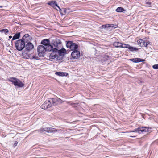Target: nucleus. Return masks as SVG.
<instances>
[{
    "mask_svg": "<svg viewBox=\"0 0 158 158\" xmlns=\"http://www.w3.org/2000/svg\"><path fill=\"white\" fill-rule=\"evenodd\" d=\"M61 102V100L59 98L50 99L44 102L41 106V108L43 109H47L52 106V104L53 105H55L56 104V102Z\"/></svg>",
    "mask_w": 158,
    "mask_h": 158,
    "instance_id": "obj_1",
    "label": "nucleus"
},
{
    "mask_svg": "<svg viewBox=\"0 0 158 158\" xmlns=\"http://www.w3.org/2000/svg\"><path fill=\"white\" fill-rule=\"evenodd\" d=\"M9 81L12 82L15 86L18 87H22L24 85V84L22 81L16 78H10Z\"/></svg>",
    "mask_w": 158,
    "mask_h": 158,
    "instance_id": "obj_2",
    "label": "nucleus"
},
{
    "mask_svg": "<svg viewBox=\"0 0 158 158\" xmlns=\"http://www.w3.org/2000/svg\"><path fill=\"white\" fill-rule=\"evenodd\" d=\"M16 49L19 51H21L25 47V44L24 41L22 40H17L15 44Z\"/></svg>",
    "mask_w": 158,
    "mask_h": 158,
    "instance_id": "obj_3",
    "label": "nucleus"
},
{
    "mask_svg": "<svg viewBox=\"0 0 158 158\" xmlns=\"http://www.w3.org/2000/svg\"><path fill=\"white\" fill-rule=\"evenodd\" d=\"M66 46L71 50L73 51L77 50L78 48V45L76 43H73L72 41H68L66 44Z\"/></svg>",
    "mask_w": 158,
    "mask_h": 158,
    "instance_id": "obj_4",
    "label": "nucleus"
},
{
    "mask_svg": "<svg viewBox=\"0 0 158 158\" xmlns=\"http://www.w3.org/2000/svg\"><path fill=\"white\" fill-rule=\"evenodd\" d=\"M46 48L45 46L42 45H39L37 48V51L39 53L40 56H42L43 54L45 52Z\"/></svg>",
    "mask_w": 158,
    "mask_h": 158,
    "instance_id": "obj_5",
    "label": "nucleus"
},
{
    "mask_svg": "<svg viewBox=\"0 0 158 158\" xmlns=\"http://www.w3.org/2000/svg\"><path fill=\"white\" fill-rule=\"evenodd\" d=\"M149 131V128L147 127H141L135 129L133 131H131V132H138L139 133H141L143 132H148Z\"/></svg>",
    "mask_w": 158,
    "mask_h": 158,
    "instance_id": "obj_6",
    "label": "nucleus"
},
{
    "mask_svg": "<svg viewBox=\"0 0 158 158\" xmlns=\"http://www.w3.org/2000/svg\"><path fill=\"white\" fill-rule=\"evenodd\" d=\"M71 56L73 59H77L79 58L80 56V53L79 51L75 50L72 52Z\"/></svg>",
    "mask_w": 158,
    "mask_h": 158,
    "instance_id": "obj_7",
    "label": "nucleus"
},
{
    "mask_svg": "<svg viewBox=\"0 0 158 158\" xmlns=\"http://www.w3.org/2000/svg\"><path fill=\"white\" fill-rule=\"evenodd\" d=\"M53 45L55 47V48H57V49H60L62 47L61 40L58 39L56 40L54 42Z\"/></svg>",
    "mask_w": 158,
    "mask_h": 158,
    "instance_id": "obj_8",
    "label": "nucleus"
},
{
    "mask_svg": "<svg viewBox=\"0 0 158 158\" xmlns=\"http://www.w3.org/2000/svg\"><path fill=\"white\" fill-rule=\"evenodd\" d=\"M137 42L138 45L141 47H147V45L149 44V42H145V40L143 39L139 40Z\"/></svg>",
    "mask_w": 158,
    "mask_h": 158,
    "instance_id": "obj_9",
    "label": "nucleus"
},
{
    "mask_svg": "<svg viewBox=\"0 0 158 158\" xmlns=\"http://www.w3.org/2000/svg\"><path fill=\"white\" fill-rule=\"evenodd\" d=\"M57 50L55 48H53L52 52L50 54L49 58L50 59H54L58 57V53L57 52Z\"/></svg>",
    "mask_w": 158,
    "mask_h": 158,
    "instance_id": "obj_10",
    "label": "nucleus"
},
{
    "mask_svg": "<svg viewBox=\"0 0 158 158\" xmlns=\"http://www.w3.org/2000/svg\"><path fill=\"white\" fill-rule=\"evenodd\" d=\"M25 46V48L27 51H29L34 48V46L32 43H27Z\"/></svg>",
    "mask_w": 158,
    "mask_h": 158,
    "instance_id": "obj_11",
    "label": "nucleus"
},
{
    "mask_svg": "<svg viewBox=\"0 0 158 158\" xmlns=\"http://www.w3.org/2000/svg\"><path fill=\"white\" fill-rule=\"evenodd\" d=\"M44 131L48 132H52L54 131V128L52 127L45 128L43 129H40V132Z\"/></svg>",
    "mask_w": 158,
    "mask_h": 158,
    "instance_id": "obj_12",
    "label": "nucleus"
},
{
    "mask_svg": "<svg viewBox=\"0 0 158 158\" xmlns=\"http://www.w3.org/2000/svg\"><path fill=\"white\" fill-rule=\"evenodd\" d=\"M48 4L51 6L55 9H57L56 7H57L59 9H60V7L57 5L56 2L55 1H51L50 2H48Z\"/></svg>",
    "mask_w": 158,
    "mask_h": 158,
    "instance_id": "obj_13",
    "label": "nucleus"
},
{
    "mask_svg": "<svg viewBox=\"0 0 158 158\" xmlns=\"http://www.w3.org/2000/svg\"><path fill=\"white\" fill-rule=\"evenodd\" d=\"M57 50V52L58 53L57 55L58 56H61L63 55V54L65 53L66 52V50L65 49L62 47L60 49H57V48H55Z\"/></svg>",
    "mask_w": 158,
    "mask_h": 158,
    "instance_id": "obj_14",
    "label": "nucleus"
},
{
    "mask_svg": "<svg viewBox=\"0 0 158 158\" xmlns=\"http://www.w3.org/2000/svg\"><path fill=\"white\" fill-rule=\"evenodd\" d=\"M41 44L44 45V46H47L50 44L49 40L48 39H45L43 40L41 42Z\"/></svg>",
    "mask_w": 158,
    "mask_h": 158,
    "instance_id": "obj_15",
    "label": "nucleus"
},
{
    "mask_svg": "<svg viewBox=\"0 0 158 158\" xmlns=\"http://www.w3.org/2000/svg\"><path fill=\"white\" fill-rule=\"evenodd\" d=\"M130 60L135 63H138L140 62H143L144 61V60L138 58L131 59H130Z\"/></svg>",
    "mask_w": 158,
    "mask_h": 158,
    "instance_id": "obj_16",
    "label": "nucleus"
},
{
    "mask_svg": "<svg viewBox=\"0 0 158 158\" xmlns=\"http://www.w3.org/2000/svg\"><path fill=\"white\" fill-rule=\"evenodd\" d=\"M103 28H106V27H111L112 28L114 29L117 27V26L113 24H107L105 25H103L102 26Z\"/></svg>",
    "mask_w": 158,
    "mask_h": 158,
    "instance_id": "obj_17",
    "label": "nucleus"
},
{
    "mask_svg": "<svg viewBox=\"0 0 158 158\" xmlns=\"http://www.w3.org/2000/svg\"><path fill=\"white\" fill-rule=\"evenodd\" d=\"M55 74L60 76H66L68 75L67 73L61 72H56Z\"/></svg>",
    "mask_w": 158,
    "mask_h": 158,
    "instance_id": "obj_18",
    "label": "nucleus"
},
{
    "mask_svg": "<svg viewBox=\"0 0 158 158\" xmlns=\"http://www.w3.org/2000/svg\"><path fill=\"white\" fill-rule=\"evenodd\" d=\"M45 48H46V51H51L52 50H53V46L50 45V44L47 46H45Z\"/></svg>",
    "mask_w": 158,
    "mask_h": 158,
    "instance_id": "obj_19",
    "label": "nucleus"
},
{
    "mask_svg": "<svg viewBox=\"0 0 158 158\" xmlns=\"http://www.w3.org/2000/svg\"><path fill=\"white\" fill-rule=\"evenodd\" d=\"M20 36V33L18 32L13 37L12 40H14L16 39H19Z\"/></svg>",
    "mask_w": 158,
    "mask_h": 158,
    "instance_id": "obj_20",
    "label": "nucleus"
},
{
    "mask_svg": "<svg viewBox=\"0 0 158 158\" xmlns=\"http://www.w3.org/2000/svg\"><path fill=\"white\" fill-rule=\"evenodd\" d=\"M128 48L129 50L131 51H136L138 50V49L137 48L131 46L129 45V47H128Z\"/></svg>",
    "mask_w": 158,
    "mask_h": 158,
    "instance_id": "obj_21",
    "label": "nucleus"
},
{
    "mask_svg": "<svg viewBox=\"0 0 158 158\" xmlns=\"http://www.w3.org/2000/svg\"><path fill=\"white\" fill-rule=\"evenodd\" d=\"M121 43L116 42L114 43L113 45L116 47H121Z\"/></svg>",
    "mask_w": 158,
    "mask_h": 158,
    "instance_id": "obj_22",
    "label": "nucleus"
},
{
    "mask_svg": "<svg viewBox=\"0 0 158 158\" xmlns=\"http://www.w3.org/2000/svg\"><path fill=\"white\" fill-rule=\"evenodd\" d=\"M116 11L118 12H122L124 11V9L122 7H118L116 10Z\"/></svg>",
    "mask_w": 158,
    "mask_h": 158,
    "instance_id": "obj_23",
    "label": "nucleus"
},
{
    "mask_svg": "<svg viewBox=\"0 0 158 158\" xmlns=\"http://www.w3.org/2000/svg\"><path fill=\"white\" fill-rule=\"evenodd\" d=\"M129 47V45L128 44H123L121 43V48H128Z\"/></svg>",
    "mask_w": 158,
    "mask_h": 158,
    "instance_id": "obj_24",
    "label": "nucleus"
},
{
    "mask_svg": "<svg viewBox=\"0 0 158 158\" xmlns=\"http://www.w3.org/2000/svg\"><path fill=\"white\" fill-rule=\"evenodd\" d=\"M0 32H4L5 34L8 33V30L6 29H3L0 31Z\"/></svg>",
    "mask_w": 158,
    "mask_h": 158,
    "instance_id": "obj_25",
    "label": "nucleus"
},
{
    "mask_svg": "<svg viewBox=\"0 0 158 158\" xmlns=\"http://www.w3.org/2000/svg\"><path fill=\"white\" fill-rule=\"evenodd\" d=\"M152 67L153 68L155 69H158V64L153 65Z\"/></svg>",
    "mask_w": 158,
    "mask_h": 158,
    "instance_id": "obj_26",
    "label": "nucleus"
},
{
    "mask_svg": "<svg viewBox=\"0 0 158 158\" xmlns=\"http://www.w3.org/2000/svg\"><path fill=\"white\" fill-rule=\"evenodd\" d=\"M146 4H147L148 6L150 7L151 6V3L149 2H148L146 3Z\"/></svg>",
    "mask_w": 158,
    "mask_h": 158,
    "instance_id": "obj_27",
    "label": "nucleus"
},
{
    "mask_svg": "<svg viewBox=\"0 0 158 158\" xmlns=\"http://www.w3.org/2000/svg\"><path fill=\"white\" fill-rule=\"evenodd\" d=\"M17 142H15V143L14 144V147H15L16 146H17Z\"/></svg>",
    "mask_w": 158,
    "mask_h": 158,
    "instance_id": "obj_28",
    "label": "nucleus"
},
{
    "mask_svg": "<svg viewBox=\"0 0 158 158\" xmlns=\"http://www.w3.org/2000/svg\"><path fill=\"white\" fill-rule=\"evenodd\" d=\"M9 37L10 39H11L12 38V36H10Z\"/></svg>",
    "mask_w": 158,
    "mask_h": 158,
    "instance_id": "obj_29",
    "label": "nucleus"
},
{
    "mask_svg": "<svg viewBox=\"0 0 158 158\" xmlns=\"http://www.w3.org/2000/svg\"><path fill=\"white\" fill-rule=\"evenodd\" d=\"M2 6H0V8H2Z\"/></svg>",
    "mask_w": 158,
    "mask_h": 158,
    "instance_id": "obj_30",
    "label": "nucleus"
},
{
    "mask_svg": "<svg viewBox=\"0 0 158 158\" xmlns=\"http://www.w3.org/2000/svg\"><path fill=\"white\" fill-rule=\"evenodd\" d=\"M33 58H35V57L33 56Z\"/></svg>",
    "mask_w": 158,
    "mask_h": 158,
    "instance_id": "obj_31",
    "label": "nucleus"
},
{
    "mask_svg": "<svg viewBox=\"0 0 158 158\" xmlns=\"http://www.w3.org/2000/svg\"><path fill=\"white\" fill-rule=\"evenodd\" d=\"M135 137V136H132V137Z\"/></svg>",
    "mask_w": 158,
    "mask_h": 158,
    "instance_id": "obj_32",
    "label": "nucleus"
}]
</instances>
